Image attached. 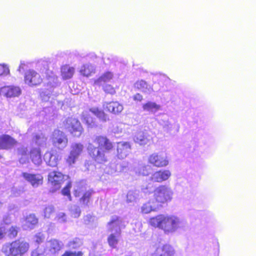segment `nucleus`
Instances as JSON below:
<instances>
[{
  "label": "nucleus",
  "instance_id": "f8f14e48",
  "mask_svg": "<svg viewBox=\"0 0 256 256\" xmlns=\"http://www.w3.org/2000/svg\"><path fill=\"white\" fill-rule=\"evenodd\" d=\"M2 94L6 98L18 96L22 92L19 86H4L0 89Z\"/></svg>",
  "mask_w": 256,
  "mask_h": 256
},
{
  "label": "nucleus",
  "instance_id": "49530a36",
  "mask_svg": "<svg viewBox=\"0 0 256 256\" xmlns=\"http://www.w3.org/2000/svg\"><path fill=\"white\" fill-rule=\"evenodd\" d=\"M126 198L127 200L129 202L134 200L136 197L134 192H129L127 194Z\"/></svg>",
  "mask_w": 256,
  "mask_h": 256
},
{
  "label": "nucleus",
  "instance_id": "f03ea898",
  "mask_svg": "<svg viewBox=\"0 0 256 256\" xmlns=\"http://www.w3.org/2000/svg\"><path fill=\"white\" fill-rule=\"evenodd\" d=\"M29 248L28 242L18 238L4 245L2 252L6 256H22L28 251Z\"/></svg>",
  "mask_w": 256,
  "mask_h": 256
},
{
  "label": "nucleus",
  "instance_id": "a878e982",
  "mask_svg": "<svg viewBox=\"0 0 256 256\" xmlns=\"http://www.w3.org/2000/svg\"><path fill=\"white\" fill-rule=\"evenodd\" d=\"M94 72L95 70L94 66L92 65L88 64L83 65L80 70V74L82 76L86 77L91 76L92 74L94 73Z\"/></svg>",
  "mask_w": 256,
  "mask_h": 256
},
{
  "label": "nucleus",
  "instance_id": "9b49d317",
  "mask_svg": "<svg viewBox=\"0 0 256 256\" xmlns=\"http://www.w3.org/2000/svg\"><path fill=\"white\" fill-rule=\"evenodd\" d=\"M22 176L34 187H38L43 183L44 178L41 174L24 172L22 174Z\"/></svg>",
  "mask_w": 256,
  "mask_h": 256
},
{
  "label": "nucleus",
  "instance_id": "c756f323",
  "mask_svg": "<svg viewBox=\"0 0 256 256\" xmlns=\"http://www.w3.org/2000/svg\"><path fill=\"white\" fill-rule=\"evenodd\" d=\"M102 89L106 94L114 95L116 94V90L118 88V86H114L110 84H102Z\"/></svg>",
  "mask_w": 256,
  "mask_h": 256
},
{
  "label": "nucleus",
  "instance_id": "2eb2a0df",
  "mask_svg": "<svg viewBox=\"0 0 256 256\" xmlns=\"http://www.w3.org/2000/svg\"><path fill=\"white\" fill-rule=\"evenodd\" d=\"M104 108L108 112L118 114L123 110V106L118 102L112 101L106 102L104 104Z\"/></svg>",
  "mask_w": 256,
  "mask_h": 256
},
{
  "label": "nucleus",
  "instance_id": "39448f33",
  "mask_svg": "<svg viewBox=\"0 0 256 256\" xmlns=\"http://www.w3.org/2000/svg\"><path fill=\"white\" fill-rule=\"evenodd\" d=\"M53 146L58 150H61L68 144V138L65 134L60 130H55L51 136Z\"/></svg>",
  "mask_w": 256,
  "mask_h": 256
},
{
  "label": "nucleus",
  "instance_id": "603ef678",
  "mask_svg": "<svg viewBox=\"0 0 256 256\" xmlns=\"http://www.w3.org/2000/svg\"><path fill=\"white\" fill-rule=\"evenodd\" d=\"M36 242L38 243H40L42 242V240L40 236H38L36 237Z\"/></svg>",
  "mask_w": 256,
  "mask_h": 256
},
{
  "label": "nucleus",
  "instance_id": "79ce46f5",
  "mask_svg": "<svg viewBox=\"0 0 256 256\" xmlns=\"http://www.w3.org/2000/svg\"><path fill=\"white\" fill-rule=\"evenodd\" d=\"M139 173L144 176H148L150 173V168L148 166H144L140 169Z\"/></svg>",
  "mask_w": 256,
  "mask_h": 256
},
{
  "label": "nucleus",
  "instance_id": "4c0bfd02",
  "mask_svg": "<svg viewBox=\"0 0 256 256\" xmlns=\"http://www.w3.org/2000/svg\"><path fill=\"white\" fill-rule=\"evenodd\" d=\"M78 158L76 156L70 152L69 155L66 160V162L69 166H72L76 162Z\"/></svg>",
  "mask_w": 256,
  "mask_h": 256
},
{
  "label": "nucleus",
  "instance_id": "3c124183",
  "mask_svg": "<svg viewBox=\"0 0 256 256\" xmlns=\"http://www.w3.org/2000/svg\"><path fill=\"white\" fill-rule=\"evenodd\" d=\"M74 196L76 197H78L80 196V192L78 190H75L74 192Z\"/></svg>",
  "mask_w": 256,
  "mask_h": 256
},
{
  "label": "nucleus",
  "instance_id": "dca6fc26",
  "mask_svg": "<svg viewBox=\"0 0 256 256\" xmlns=\"http://www.w3.org/2000/svg\"><path fill=\"white\" fill-rule=\"evenodd\" d=\"M44 160L48 166L54 167L57 166L58 164V156L56 152L51 150L46 152L44 155Z\"/></svg>",
  "mask_w": 256,
  "mask_h": 256
},
{
  "label": "nucleus",
  "instance_id": "6e6552de",
  "mask_svg": "<svg viewBox=\"0 0 256 256\" xmlns=\"http://www.w3.org/2000/svg\"><path fill=\"white\" fill-rule=\"evenodd\" d=\"M148 162L154 167L163 168L169 164V158L162 154L154 152L148 156Z\"/></svg>",
  "mask_w": 256,
  "mask_h": 256
},
{
  "label": "nucleus",
  "instance_id": "bb28decb",
  "mask_svg": "<svg viewBox=\"0 0 256 256\" xmlns=\"http://www.w3.org/2000/svg\"><path fill=\"white\" fill-rule=\"evenodd\" d=\"M93 191L92 190H88L85 192L80 198L79 202L82 205L87 206L90 202Z\"/></svg>",
  "mask_w": 256,
  "mask_h": 256
},
{
  "label": "nucleus",
  "instance_id": "a18cd8bd",
  "mask_svg": "<svg viewBox=\"0 0 256 256\" xmlns=\"http://www.w3.org/2000/svg\"><path fill=\"white\" fill-rule=\"evenodd\" d=\"M6 234L5 226H0V240L4 238Z\"/></svg>",
  "mask_w": 256,
  "mask_h": 256
},
{
  "label": "nucleus",
  "instance_id": "09e8293b",
  "mask_svg": "<svg viewBox=\"0 0 256 256\" xmlns=\"http://www.w3.org/2000/svg\"><path fill=\"white\" fill-rule=\"evenodd\" d=\"M40 139V136L39 134H36L33 136V140L37 142Z\"/></svg>",
  "mask_w": 256,
  "mask_h": 256
},
{
  "label": "nucleus",
  "instance_id": "1a4fd4ad",
  "mask_svg": "<svg viewBox=\"0 0 256 256\" xmlns=\"http://www.w3.org/2000/svg\"><path fill=\"white\" fill-rule=\"evenodd\" d=\"M65 175L61 172L52 171L48 176V182L53 187L54 190L60 188L62 184L65 181Z\"/></svg>",
  "mask_w": 256,
  "mask_h": 256
},
{
  "label": "nucleus",
  "instance_id": "8fccbe9b",
  "mask_svg": "<svg viewBox=\"0 0 256 256\" xmlns=\"http://www.w3.org/2000/svg\"><path fill=\"white\" fill-rule=\"evenodd\" d=\"M53 72L52 71H48L46 72V79L48 80L52 77Z\"/></svg>",
  "mask_w": 256,
  "mask_h": 256
},
{
  "label": "nucleus",
  "instance_id": "393cba45",
  "mask_svg": "<svg viewBox=\"0 0 256 256\" xmlns=\"http://www.w3.org/2000/svg\"><path fill=\"white\" fill-rule=\"evenodd\" d=\"M162 214H159L151 217L148 220V224L154 228H160Z\"/></svg>",
  "mask_w": 256,
  "mask_h": 256
},
{
  "label": "nucleus",
  "instance_id": "de8ad7c7",
  "mask_svg": "<svg viewBox=\"0 0 256 256\" xmlns=\"http://www.w3.org/2000/svg\"><path fill=\"white\" fill-rule=\"evenodd\" d=\"M132 98L133 100L136 102H140L143 100L142 96L139 93H136V94L134 95Z\"/></svg>",
  "mask_w": 256,
  "mask_h": 256
},
{
  "label": "nucleus",
  "instance_id": "f257e3e1",
  "mask_svg": "<svg viewBox=\"0 0 256 256\" xmlns=\"http://www.w3.org/2000/svg\"><path fill=\"white\" fill-rule=\"evenodd\" d=\"M94 142L98 146L90 147L88 148L89 156L98 164L106 162L108 160L106 154L114 150V143L104 135L96 136Z\"/></svg>",
  "mask_w": 256,
  "mask_h": 256
},
{
  "label": "nucleus",
  "instance_id": "864d4df0",
  "mask_svg": "<svg viewBox=\"0 0 256 256\" xmlns=\"http://www.w3.org/2000/svg\"><path fill=\"white\" fill-rule=\"evenodd\" d=\"M24 64H20V66H19V68H20H20H23V66H24Z\"/></svg>",
  "mask_w": 256,
  "mask_h": 256
},
{
  "label": "nucleus",
  "instance_id": "f3484780",
  "mask_svg": "<svg viewBox=\"0 0 256 256\" xmlns=\"http://www.w3.org/2000/svg\"><path fill=\"white\" fill-rule=\"evenodd\" d=\"M174 254L172 247L170 245L165 244L156 248L154 256H173Z\"/></svg>",
  "mask_w": 256,
  "mask_h": 256
},
{
  "label": "nucleus",
  "instance_id": "5701e85b",
  "mask_svg": "<svg viewBox=\"0 0 256 256\" xmlns=\"http://www.w3.org/2000/svg\"><path fill=\"white\" fill-rule=\"evenodd\" d=\"M113 78L114 74L112 72H106L94 80V84L102 86V84H108L107 82L112 80Z\"/></svg>",
  "mask_w": 256,
  "mask_h": 256
},
{
  "label": "nucleus",
  "instance_id": "9d476101",
  "mask_svg": "<svg viewBox=\"0 0 256 256\" xmlns=\"http://www.w3.org/2000/svg\"><path fill=\"white\" fill-rule=\"evenodd\" d=\"M172 174L168 170H159L152 174L150 180L154 182L162 183L168 180Z\"/></svg>",
  "mask_w": 256,
  "mask_h": 256
},
{
  "label": "nucleus",
  "instance_id": "aec40b11",
  "mask_svg": "<svg viewBox=\"0 0 256 256\" xmlns=\"http://www.w3.org/2000/svg\"><path fill=\"white\" fill-rule=\"evenodd\" d=\"M81 119L88 128H92L98 126L96 118L88 112H82Z\"/></svg>",
  "mask_w": 256,
  "mask_h": 256
},
{
  "label": "nucleus",
  "instance_id": "c03bdc74",
  "mask_svg": "<svg viewBox=\"0 0 256 256\" xmlns=\"http://www.w3.org/2000/svg\"><path fill=\"white\" fill-rule=\"evenodd\" d=\"M30 256H44V253L38 248L32 250Z\"/></svg>",
  "mask_w": 256,
  "mask_h": 256
},
{
  "label": "nucleus",
  "instance_id": "412c9836",
  "mask_svg": "<svg viewBox=\"0 0 256 256\" xmlns=\"http://www.w3.org/2000/svg\"><path fill=\"white\" fill-rule=\"evenodd\" d=\"M48 250L51 254H58L63 248L62 242L56 239H51L48 241Z\"/></svg>",
  "mask_w": 256,
  "mask_h": 256
},
{
  "label": "nucleus",
  "instance_id": "473e14b6",
  "mask_svg": "<svg viewBox=\"0 0 256 256\" xmlns=\"http://www.w3.org/2000/svg\"><path fill=\"white\" fill-rule=\"evenodd\" d=\"M72 188L71 182H68L66 186L62 189V194L64 196H66L70 200H72L70 188Z\"/></svg>",
  "mask_w": 256,
  "mask_h": 256
},
{
  "label": "nucleus",
  "instance_id": "c9c22d12",
  "mask_svg": "<svg viewBox=\"0 0 256 256\" xmlns=\"http://www.w3.org/2000/svg\"><path fill=\"white\" fill-rule=\"evenodd\" d=\"M136 142L140 144H145L148 142V139L144 134H138L136 138Z\"/></svg>",
  "mask_w": 256,
  "mask_h": 256
},
{
  "label": "nucleus",
  "instance_id": "ddd939ff",
  "mask_svg": "<svg viewBox=\"0 0 256 256\" xmlns=\"http://www.w3.org/2000/svg\"><path fill=\"white\" fill-rule=\"evenodd\" d=\"M18 142L8 134L0 136V150H8L16 146Z\"/></svg>",
  "mask_w": 256,
  "mask_h": 256
},
{
  "label": "nucleus",
  "instance_id": "a211bd4d",
  "mask_svg": "<svg viewBox=\"0 0 256 256\" xmlns=\"http://www.w3.org/2000/svg\"><path fill=\"white\" fill-rule=\"evenodd\" d=\"M160 208L157 204L154 202V200H149L142 204L140 211L143 214H148L152 212H156Z\"/></svg>",
  "mask_w": 256,
  "mask_h": 256
},
{
  "label": "nucleus",
  "instance_id": "4be33fe9",
  "mask_svg": "<svg viewBox=\"0 0 256 256\" xmlns=\"http://www.w3.org/2000/svg\"><path fill=\"white\" fill-rule=\"evenodd\" d=\"M74 72V68L70 66L69 64L62 65L60 68L61 76L64 80L72 78Z\"/></svg>",
  "mask_w": 256,
  "mask_h": 256
},
{
  "label": "nucleus",
  "instance_id": "c85d7f7f",
  "mask_svg": "<svg viewBox=\"0 0 256 256\" xmlns=\"http://www.w3.org/2000/svg\"><path fill=\"white\" fill-rule=\"evenodd\" d=\"M144 110L148 112H156L160 110V106L156 102H148L142 105Z\"/></svg>",
  "mask_w": 256,
  "mask_h": 256
},
{
  "label": "nucleus",
  "instance_id": "f704fd0d",
  "mask_svg": "<svg viewBox=\"0 0 256 256\" xmlns=\"http://www.w3.org/2000/svg\"><path fill=\"white\" fill-rule=\"evenodd\" d=\"M134 87L142 92H145L148 89V84L144 80H138L134 84Z\"/></svg>",
  "mask_w": 256,
  "mask_h": 256
},
{
  "label": "nucleus",
  "instance_id": "5fc2aeb1",
  "mask_svg": "<svg viewBox=\"0 0 256 256\" xmlns=\"http://www.w3.org/2000/svg\"><path fill=\"white\" fill-rule=\"evenodd\" d=\"M2 158V156L1 155H0V159H1Z\"/></svg>",
  "mask_w": 256,
  "mask_h": 256
},
{
  "label": "nucleus",
  "instance_id": "72a5a7b5",
  "mask_svg": "<svg viewBox=\"0 0 256 256\" xmlns=\"http://www.w3.org/2000/svg\"><path fill=\"white\" fill-rule=\"evenodd\" d=\"M80 239L76 238L68 243L67 247L71 249H76L80 246Z\"/></svg>",
  "mask_w": 256,
  "mask_h": 256
},
{
  "label": "nucleus",
  "instance_id": "7ed1b4c3",
  "mask_svg": "<svg viewBox=\"0 0 256 256\" xmlns=\"http://www.w3.org/2000/svg\"><path fill=\"white\" fill-rule=\"evenodd\" d=\"M154 202L160 208L166 204L172 199L174 192L170 186L166 184L158 186L153 191Z\"/></svg>",
  "mask_w": 256,
  "mask_h": 256
},
{
  "label": "nucleus",
  "instance_id": "6ab92c4d",
  "mask_svg": "<svg viewBox=\"0 0 256 256\" xmlns=\"http://www.w3.org/2000/svg\"><path fill=\"white\" fill-rule=\"evenodd\" d=\"M29 158L36 165H40L42 162L41 150L40 148H33L29 152Z\"/></svg>",
  "mask_w": 256,
  "mask_h": 256
},
{
  "label": "nucleus",
  "instance_id": "cd10ccee",
  "mask_svg": "<svg viewBox=\"0 0 256 256\" xmlns=\"http://www.w3.org/2000/svg\"><path fill=\"white\" fill-rule=\"evenodd\" d=\"M38 223V219L34 214H29L25 218L26 225L30 228H33Z\"/></svg>",
  "mask_w": 256,
  "mask_h": 256
},
{
  "label": "nucleus",
  "instance_id": "e433bc0d",
  "mask_svg": "<svg viewBox=\"0 0 256 256\" xmlns=\"http://www.w3.org/2000/svg\"><path fill=\"white\" fill-rule=\"evenodd\" d=\"M18 234V228L16 226H12L9 230L8 236L10 238H14L17 236Z\"/></svg>",
  "mask_w": 256,
  "mask_h": 256
},
{
  "label": "nucleus",
  "instance_id": "7c9ffc66",
  "mask_svg": "<svg viewBox=\"0 0 256 256\" xmlns=\"http://www.w3.org/2000/svg\"><path fill=\"white\" fill-rule=\"evenodd\" d=\"M107 241L110 248H116L119 240L116 236L114 234H112L108 236Z\"/></svg>",
  "mask_w": 256,
  "mask_h": 256
},
{
  "label": "nucleus",
  "instance_id": "20e7f679",
  "mask_svg": "<svg viewBox=\"0 0 256 256\" xmlns=\"http://www.w3.org/2000/svg\"><path fill=\"white\" fill-rule=\"evenodd\" d=\"M62 124L64 128L74 137L79 138L84 132L82 124L77 118L68 117Z\"/></svg>",
  "mask_w": 256,
  "mask_h": 256
},
{
  "label": "nucleus",
  "instance_id": "58836bf2",
  "mask_svg": "<svg viewBox=\"0 0 256 256\" xmlns=\"http://www.w3.org/2000/svg\"><path fill=\"white\" fill-rule=\"evenodd\" d=\"M61 256H83V252L82 251L72 252L66 250Z\"/></svg>",
  "mask_w": 256,
  "mask_h": 256
},
{
  "label": "nucleus",
  "instance_id": "ea45409f",
  "mask_svg": "<svg viewBox=\"0 0 256 256\" xmlns=\"http://www.w3.org/2000/svg\"><path fill=\"white\" fill-rule=\"evenodd\" d=\"M9 72L8 68L6 65L0 64V76H6Z\"/></svg>",
  "mask_w": 256,
  "mask_h": 256
},
{
  "label": "nucleus",
  "instance_id": "37998d69",
  "mask_svg": "<svg viewBox=\"0 0 256 256\" xmlns=\"http://www.w3.org/2000/svg\"><path fill=\"white\" fill-rule=\"evenodd\" d=\"M122 222V220L118 216H114L112 218L111 220L108 223V225L111 226L114 224H116V225H119Z\"/></svg>",
  "mask_w": 256,
  "mask_h": 256
},
{
  "label": "nucleus",
  "instance_id": "a19ab883",
  "mask_svg": "<svg viewBox=\"0 0 256 256\" xmlns=\"http://www.w3.org/2000/svg\"><path fill=\"white\" fill-rule=\"evenodd\" d=\"M152 187L148 185H144L140 188L141 192L145 194H151L152 192Z\"/></svg>",
  "mask_w": 256,
  "mask_h": 256
},
{
  "label": "nucleus",
  "instance_id": "2f4dec72",
  "mask_svg": "<svg viewBox=\"0 0 256 256\" xmlns=\"http://www.w3.org/2000/svg\"><path fill=\"white\" fill-rule=\"evenodd\" d=\"M83 148L84 146L82 144L80 143L74 144L71 146L70 152L78 157L82 152Z\"/></svg>",
  "mask_w": 256,
  "mask_h": 256
},
{
  "label": "nucleus",
  "instance_id": "0eeeda50",
  "mask_svg": "<svg viewBox=\"0 0 256 256\" xmlns=\"http://www.w3.org/2000/svg\"><path fill=\"white\" fill-rule=\"evenodd\" d=\"M24 83L30 87L40 86L43 82V78L34 70H27L24 76Z\"/></svg>",
  "mask_w": 256,
  "mask_h": 256
},
{
  "label": "nucleus",
  "instance_id": "4468645a",
  "mask_svg": "<svg viewBox=\"0 0 256 256\" xmlns=\"http://www.w3.org/2000/svg\"><path fill=\"white\" fill-rule=\"evenodd\" d=\"M131 146L129 142H120L117 143L116 156L120 159L126 158L130 152Z\"/></svg>",
  "mask_w": 256,
  "mask_h": 256
},
{
  "label": "nucleus",
  "instance_id": "423d86ee",
  "mask_svg": "<svg viewBox=\"0 0 256 256\" xmlns=\"http://www.w3.org/2000/svg\"><path fill=\"white\" fill-rule=\"evenodd\" d=\"M179 219L174 216L162 214L160 229L166 232H174L178 226Z\"/></svg>",
  "mask_w": 256,
  "mask_h": 256
},
{
  "label": "nucleus",
  "instance_id": "b1692460",
  "mask_svg": "<svg viewBox=\"0 0 256 256\" xmlns=\"http://www.w3.org/2000/svg\"><path fill=\"white\" fill-rule=\"evenodd\" d=\"M90 111L102 122H106L109 120L108 114L102 110L98 108H91L90 109Z\"/></svg>",
  "mask_w": 256,
  "mask_h": 256
}]
</instances>
